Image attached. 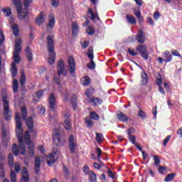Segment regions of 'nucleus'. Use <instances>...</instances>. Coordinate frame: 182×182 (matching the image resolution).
Instances as JSON below:
<instances>
[{
	"label": "nucleus",
	"mask_w": 182,
	"mask_h": 182,
	"mask_svg": "<svg viewBox=\"0 0 182 182\" xmlns=\"http://www.w3.org/2000/svg\"><path fill=\"white\" fill-rule=\"evenodd\" d=\"M16 133L17 139H18L19 147L18 149V145L14 144L12 145L11 151L14 156H18V154H21L22 156L25 155L26 153V146L23 143V129H22V122H21V118L19 117V113L16 114Z\"/></svg>",
	"instance_id": "nucleus-1"
},
{
	"label": "nucleus",
	"mask_w": 182,
	"mask_h": 182,
	"mask_svg": "<svg viewBox=\"0 0 182 182\" xmlns=\"http://www.w3.org/2000/svg\"><path fill=\"white\" fill-rule=\"evenodd\" d=\"M23 5L25 6V9L22 10V3L21 0H14V4L16 6V9L18 14V18L20 21H25L28 22V16L29 15V11L28 8L31 4H33V0H23Z\"/></svg>",
	"instance_id": "nucleus-2"
},
{
	"label": "nucleus",
	"mask_w": 182,
	"mask_h": 182,
	"mask_svg": "<svg viewBox=\"0 0 182 182\" xmlns=\"http://www.w3.org/2000/svg\"><path fill=\"white\" fill-rule=\"evenodd\" d=\"M47 48L48 50V63L53 65L56 60V53H55V43L53 42V36H48L47 37Z\"/></svg>",
	"instance_id": "nucleus-3"
},
{
	"label": "nucleus",
	"mask_w": 182,
	"mask_h": 182,
	"mask_svg": "<svg viewBox=\"0 0 182 182\" xmlns=\"http://www.w3.org/2000/svg\"><path fill=\"white\" fill-rule=\"evenodd\" d=\"M26 126L28 129V131L26 132V134L24 135V139L26 140V144H32V141H31V135L29 133H33L34 134H36V131L33 129V119L32 117H29L27 119H26Z\"/></svg>",
	"instance_id": "nucleus-4"
},
{
	"label": "nucleus",
	"mask_w": 182,
	"mask_h": 182,
	"mask_svg": "<svg viewBox=\"0 0 182 182\" xmlns=\"http://www.w3.org/2000/svg\"><path fill=\"white\" fill-rule=\"evenodd\" d=\"M7 161L9 167L12 170L14 167L16 173H19L21 171V164L19 162H16L14 161V155L9 154L7 158Z\"/></svg>",
	"instance_id": "nucleus-5"
},
{
	"label": "nucleus",
	"mask_w": 182,
	"mask_h": 182,
	"mask_svg": "<svg viewBox=\"0 0 182 182\" xmlns=\"http://www.w3.org/2000/svg\"><path fill=\"white\" fill-rule=\"evenodd\" d=\"M57 72L58 75H63V76H66L68 75V70H66V68H65V63L62 59H60L58 61Z\"/></svg>",
	"instance_id": "nucleus-6"
},
{
	"label": "nucleus",
	"mask_w": 182,
	"mask_h": 182,
	"mask_svg": "<svg viewBox=\"0 0 182 182\" xmlns=\"http://www.w3.org/2000/svg\"><path fill=\"white\" fill-rule=\"evenodd\" d=\"M87 55L89 59H90V60H91V62L87 65V67L88 68V69H95V68H96V64L95 63V61H93V59L95 57L93 55V47L92 46L89 47Z\"/></svg>",
	"instance_id": "nucleus-7"
},
{
	"label": "nucleus",
	"mask_w": 182,
	"mask_h": 182,
	"mask_svg": "<svg viewBox=\"0 0 182 182\" xmlns=\"http://www.w3.org/2000/svg\"><path fill=\"white\" fill-rule=\"evenodd\" d=\"M55 156H58V149L54 148L53 149V153L50 154L46 158L47 164L48 166H53L56 163V159H53Z\"/></svg>",
	"instance_id": "nucleus-8"
},
{
	"label": "nucleus",
	"mask_w": 182,
	"mask_h": 182,
	"mask_svg": "<svg viewBox=\"0 0 182 182\" xmlns=\"http://www.w3.org/2000/svg\"><path fill=\"white\" fill-rule=\"evenodd\" d=\"M136 50H138L139 53L141 54V56L147 60L149 59V54L147 53V46L139 45L136 48Z\"/></svg>",
	"instance_id": "nucleus-9"
},
{
	"label": "nucleus",
	"mask_w": 182,
	"mask_h": 182,
	"mask_svg": "<svg viewBox=\"0 0 182 182\" xmlns=\"http://www.w3.org/2000/svg\"><path fill=\"white\" fill-rule=\"evenodd\" d=\"M68 70L70 75H73L76 70V63L75 62V58L72 56L68 58Z\"/></svg>",
	"instance_id": "nucleus-10"
},
{
	"label": "nucleus",
	"mask_w": 182,
	"mask_h": 182,
	"mask_svg": "<svg viewBox=\"0 0 182 182\" xmlns=\"http://www.w3.org/2000/svg\"><path fill=\"white\" fill-rule=\"evenodd\" d=\"M68 147L70 153L73 154L76 151V143H75V136L70 135L68 139Z\"/></svg>",
	"instance_id": "nucleus-11"
},
{
	"label": "nucleus",
	"mask_w": 182,
	"mask_h": 182,
	"mask_svg": "<svg viewBox=\"0 0 182 182\" xmlns=\"http://www.w3.org/2000/svg\"><path fill=\"white\" fill-rule=\"evenodd\" d=\"M4 117L6 120H11V117H12V114L11 113V110H9V104L8 102H4Z\"/></svg>",
	"instance_id": "nucleus-12"
},
{
	"label": "nucleus",
	"mask_w": 182,
	"mask_h": 182,
	"mask_svg": "<svg viewBox=\"0 0 182 182\" xmlns=\"http://www.w3.org/2000/svg\"><path fill=\"white\" fill-rule=\"evenodd\" d=\"M56 105H58V102L56 101V97L53 93L50 94L48 97V105L50 109H55L56 107Z\"/></svg>",
	"instance_id": "nucleus-13"
},
{
	"label": "nucleus",
	"mask_w": 182,
	"mask_h": 182,
	"mask_svg": "<svg viewBox=\"0 0 182 182\" xmlns=\"http://www.w3.org/2000/svg\"><path fill=\"white\" fill-rule=\"evenodd\" d=\"M21 77H20V86H21L22 90H26L25 84L26 83V75H25V70H21Z\"/></svg>",
	"instance_id": "nucleus-14"
},
{
	"label": "nucleus",
	"mask_w": 182,
	"mask_h": 182,
	"mask_svg": "<svg viewBox=\"0 0 182 182\" xmlns=\"http://www.w3.org/2000/svg\"><path fill=\"white\" fill-rule=\"evenodd\" d=\"M34 168L36 174H38L41 171V158L36 156L34 160Z\"/></svg>",
	"instance_id": "nucleus-15"
},
{
	"label": "nucleus",
	"mask_w": 182,
	"mask_h": 182,
	"mask_svg": "<svg viewBox=\"0 0 182 182\" xmlns=\"http://www.w3.org/2000/svg\"><path fill=\"white\" fill-rule=\"evenodd\" d=\"M136 41H138L139 43H144V42H146V37L144 36V33L143 31L139 30L138 31Z\"/></svg>",
	"instance_id": "nucleus-16"
},
{
	"label": "nucleus",
	"mask_w": 182,
	"mask_h": 182,
	"mask_svg": "<svg viewBox=\"0 0 182 182\" xmlns=\"http://www.w3.org/2000/svg\"><path fill=\"white\" fill-rule=\"evenodd\" d=\"M48 19H49L48 24L47 25L48 31H49V29H52V28L55 26V16H53V14H50Z\"/></svg>",
	"instance_id": "nucleus-17"
},
{
	"label": "nucleus",
	"mask_w": 182,
	"mask_h": 182,
	"mask_svg": "<svg viewBox=\"0 0 182 182\" xmlns=\"http://www.w3.org/2000/svg\"><path fill=\"white\" fill-rule=\"evenodd\" d=\"M22 178L21 182H29V174L28 173V169L25 167L23 168Z\"/></svg>",
	"instance_id": "nucleus-18"
},
{
	"label": "nucleus",
	"mask_w": 182,
	"mask_h": 182,
	"mask_svg": "<svg viewBox=\"0 0 182 182\" xmlns=\"http://www.w3.org/2000/svg\"><path fill=\"white\" fill-rule=\"evenodd\" d=\"M53 140L55 146H59L60 144V134L59 132H54Z\"/></svg>",
	"instance_id": "nucleus-19"
},
{
	"label": "nucleus",
	"mask_w": 182,
	"mask_h": 182,
	"mask_svg": "<svg viewBox=\"0 0 182 182\" xmlns=\"http://www.w3.org/2000/svg\"><path fill=\"white\" fill-rule=\"evenodd\" d=\"M25 53L28 62H32L33 59V55H32V50H31V48L27 47L25 50Z\"/></svg>",
	"instance_id": "nucleus-20"
},
{
	"label": "nucleus",
	"mask_w": 182,
	"mask_h": 182,
	"mask_svg": "<svg viewBox=\"0 0 182 182\" xmlns=\"http://www.w3.org/2000/svg\"><path fill=\"white\" fill-rule=\"evenodd\" d=\"M36 22L37 25H42L43 22H45V14L43 12H41L38 16L37 17Z\"/></svg>",
	"instance_id": "nucleus-21"
},
{
	"label": "nucleus",
	"mask_w": 182,
	"mask_h": 182,
	"mask_svg": "<svg viewBox=\"0 0 182 182\" xmlns=\"http://www.w3.org/2000/svg\"><path fill=\"white\" fill-rule=\"evenodd\" d=\"M118 120L120 122H123V123H125L126 122H128L129 118H127V116L126 114H123V112H119L117 114Z\"/></svg>",
	"instance_id": "nucleus-22"
},
{
	"label": "nucleus",
	"mask_w": 182,
	"mask_h": 182,
	"mask_svg": "<svg viewBox=\"0 0 182 182\" xmlns=\"http://www.w3.org/2000/svg\"><path fill=\"white\" fill-rule=\"evenodd\" d=\"M11 75L13 77H16L17 75H18V68H16V64H15V63H13L11 64Z\"/></svg>",
	"instance_id": "nucleus-23"
},
{
	"label": "nucleus",
	"mask_w": 182,
	"mask_h": 182,
	"mask_svg": "<svg viewBox=\"0 0 182 182\" xmlns=\"http://www.w3.org/2000/svg\"><path fill=\"white\" fill-rule=\"evenodd\" d=\"M28 146V154L31 157H33V154H35V145L33 143L27 144Z\"/></svg>",
	"instance_id": "nucleus-24"
},
{
	"label": "nucleus",
	"mask_w": 182,
	"mask_h": 182,
	"mask_svg": "<svg viewBox=\"0 0 182 182\" xmlns=\"http://www.w3.org/2000/svg\"><path fill=\"white\" fill-rule=\"evenodd\" d=\"M102 102L103 101L101 99L95 97H92L89 100V102L93 103L94 106H97V105H102Z\"/></svg>",
	"instance_id": "nucleus-25"
},
{
	"label": "nucleus",
	"mask_w": 182,
	"mask_h": 182,
	"mask_svg": "<svg viewBox=\"0 0 182 182\" xmlns=\"http://www.w3.org/2000/svg\"><path fill=\"white\" fill-rule=\"evenodd\" d=\"M72 32L73 36H76L79 32V26L76 23H73L72 24Z\"/></svg>",
	"instance_id": "nucleus-26"
},
{
	"label": "nucleus",
	"mask_w": 182,
	"mask_h": 182,
	"mask_svg": "<svg viewBox=\"0 0 182 182\" xmlns=\"http://www.w3.org/2000/svg\"><path fill=\"white\" fill-rule=\"evenodd\" d=\"M77 98L76 97V95H71L70 103L73 105L74 110H76V106H77Z\"/></svg>",
	"instance_id": "nucleus-27"
},
{
	"label": "nucleus",
	"mask_w": 182,
	"mask_h": 182,
	"mask_svg": "<svg viewBox=\"0 0 182 182\" xmlns=\"http://www.w3.org/2000/svg\"><path fill=\"white\" fill-rule=\"evenodd\" d=\"M11 28L14 36H19V26H18V24H12Z\"/></svg>",
	"instance_id": "nucleus-28"
},
{
	"label": "nucleus",
	"mask_w": 182,
	"mask_h": 182,
	"mask_svg": "<svg viewBox=\"0 0 182 182\" xmlns=\"http://www.w3.org/2000/svg\"><path fill=\"white\" fill-rule=\"evenodd\" d=\"M94 93H95V88L90 87L86 90L85 96H87V97H88V99H90V97H92V96L93 95Z\"/></svg>",
	"instance_id": "nucleus-29"
},
{
	"label": "nucleus",
	"mask_w": 182,
	"mask_h": 182,
	"mask_svg": "<svg viewBox=\"0 0 182 182\" xmlns=\"http://www.w3.org/2000/svg\"><path fill=\"white\" fill-rule=\"evenodd\" d=\"M64 127L65 130H70L72 129V121H70V119H65L64 122Z\"/></svg>",
	"instance_id": "nucleus-30"
},
{
	"label": "nucleus",
	"mask_w": 182,
	"mask_h": 182,
	"mask_svg": "<svg viewBox=\"0 0 182 182\" xmlns=\"http://www.w3.org/2000/svg\"><path fill=\"white\" fill-rule=\"evenodd\" d=\"M81 83L83 86H89L90 85V78L85 77L81 80Z\"/></svg>",
	"instance_id": "nucleus-31"
},
{
	"label": "nucleus",
	"mask_w": 182,
	"mask_h": 182,
	"mask_svg": "<svg viewBox=\"0 0 182 182\" xmlns=\"http://www.w3.org/2000/svg\"><path fill=\"white\" fill-rule=\"evenodd\" d=\"M13 59L15 65H16V63L18 64L21 62V55L19 53H14Z\"/></svg>",
	"instance_id": "nucleus-32"
},
{
	"label": "nucleus",
	"mask_w": 182,
	"mask_h": 182,
	"mask_svg": "<svg viewBox=\"0 0 182 182\" xmlns=\"http://www.w3.org/2000/svg\"><path fill=\"white\" fill-rule=\"evenodd\" d=\"M174 177H176V173H169L165 177L164 181H173V180H174Z\"/></svg>",
	"instance_id": "nucleus-33"
},
{
	"label": "nucleus",
	"mask_w": 182,
	"mask_h": 182,
	"mask_svg": "<svg viewBox=\"0 0 182 182\" xmlns=\"http://www.w3.org/2000/svg\"><path fill=\"white\" fill-rule=\"evenodd\" d=\"M18 89H19V83L18 82V80H13V90L14 93L18 92Z\"/></svg>",
	"instance_id": "nucleus-34"
},
{
	"label": "nucleus",
	"mask_w": 182,
	"mask_h": 182,
	"mask_svg": "<svg viewBox=\"0 0 182 182\" xmlns=\"http://www.w3.org/2000/svg\"><path fill=\"white\" fill-rule=\"evenodd\" d=\"M21 116L23 120H26V117H28V109L25 107H21Z\"/></svg>",
	"instance_id": "nucleus-35"
},
{
	"label": "nucleus",
	"mask_w": 182,
	"mask_h": 182,
	"mask_svg": "<svg viewBox=\"0 0 182 182\" xmlns=\"http://www.w3.org/2000/svg\"><path fill=\"white\" fill-rule=\"evenodd\" d=\"M87 16L90 19H92V21H95V19H96V15L93 13V10H92V9H88Z\"/></svg>",
	"instance_id": "nucleus-36"
},
{
	"label": "nucleus",
	"mask_w": 182,
	"mask_h": 182,
	"mask_svg": "<svg viewBox=\"0 0 182 182\" xmlns=\"http://www.w3.org/2000/svg\"><path fill=\"white\" fill-rule=\"evenodd\" d=\"M127 19L129 23H132V25H136V22H137L133 16L127 15Z\"/></svg>",
	"instance_id": "nucleus-37"
},
{
	"label": "nucleus",
	"mask_w": 182,
	"mask_h": 182,
	"mask_svg": "<svg viewBox=\"0 0 182 182\" xmlns=\"http://www.w3.org/2000/svg\"><path fill=\"white\" fill-rule=\"evenodd\" d=\"M89 176H90V179H89L90 182H97V178H96V174H95V173L90 172Z\"/></svg>",
	"instance_id": "nucleus-38"
},
{
	"label": "nucleus",
	"mask_w": 182,
	"mask_h": 182,
	"mask_svg": "<svg viewBox=\"0 0 182 182\" xmlns=\"http://www.w3.org/2000/svg\"><path fill=\"white\" fill-rule=\"evenodd\" d=\"M3 12L5 15V16H9L12 14V10L11 9V8L6 7V8L3 9Z\"/></svg>",
	"instance_id": "nucleus-39"
},
{
	"label": "nucleus",
	"mask_w": 182,
	"mask_h": 182,
	"mask_svg": "<svg viewBox=\"0 0 182 182\" xmlns=\"http://www.w3.org/2000/svg\"><path fill=\"white\" fill-rule=\"evenodd\" d=\"M37 110H38V114H45V112H46V109L42 105L38 106Z\"/></svg>",
	"instance_id": "nucleus-40"
},
{
	"label": "nucleus",
	"mask_w": 182,
	"mask_h": 182,
	"mask_svg": "<svg viewBox=\"0 0 182 182\" xmlns=\"http://www.w3.org/2000/svg\"><path fill=\"white\" fill-rule=\"evenodd\" d=\"M164 55L166 59V62H171V59H173V55L170 54V51H166L164 53Z\"/></svg>",
	"instance_id": "nucleus-41"
},
{
	"label": "nucleus",
	"mask_w": 182,
	"mask_h": 182,
	"mask_svg": "<svg viewBox=\"0 0 182 182\" xmlns=\"http://www.w3.org/2000/svg\"><path fill=\"white\" fill-rule=\"evenodd\" d=\"M10 177L11 182H16V173H15V171H14L12 169L10 172Z\"/></svg>",
	"instance_id": "nucleus-42"
},
{
	"label": "nucleus",
	"mask_w": 182,
	"mask_h": 182,
	"mask_svg": "<svg viewBox=\"0 0 182 182\" xmlns=\"http://www.w3.org/2000/svg\"><path fill=\"white\" fill-rule=\"evenodd\" d=\"M2 99H3V106H5V103L6 102L8 105H9V102L6 100V97H8V95H6V92H3L1 94Z\"/></svg>",
	"instance_id": "nucleus-43"
},
{
	"label": "nucleus",
	"mask_w": 182,
	"mask_h": 182,
	"mask_svg": "<svg viewBox=\"0 0 182 182\" xmlns=\"http://www.w3.org/2000/svg\"><path fill=\"white\" fill-rule=\"evenodd\" d=\"M90 119H93L94 120H99V115L95 112H91L90 113Z\"/></svg>",
	"instance_id": "nucleus-44"
},
{
	"label": "nucleus",
	"mask_w": 182,
	"mask_h": 182,
	"mask_svg": "<svg viewBox=\"0 0 182 182\" xmlns=\"http://www.w3.org/2000/svg\"><path fill=\"white\" fill-rule=\"evenodd\" d=\"M4 177H5V170L4 165L0 164V178H4Z\"/></svg>",
	"instance_id": "nucleus-45"
},
{
	"label": "nucleus",
	"mask_w": 182,
	"mask_h": 182,
	"mask_svg": "<svg viewBox=\"0 0 182 182\" xmlns=\"http://www.w3.org/2000/svg\"><path fill=\"white\" fill-rule=\"evenodd\" d=\"M147 74L146 73H144L143 74H141V85H146L147 83Z\"/></svg>",
	"instance_id": "nucleus-46"
},
{
	"label": "nucleus",
	"mask_w": 182,
	"mask_h": 182,
	"mask_svg": "<svg viewBox=\"0 0 182 182\" xmlns=\"http://www.w3.org/2000/svg\"><path fill=\"white\" fill-rule=\"evenodd\" d=\"M153 157H154V166H156V167H159V164H160V159H159V156L156 155H154Z\"/></svg>",
	"instance_id": "nucleus-47"
},
{
	"label": "nucleus",
	"mask_w": 182,
	"mask_h": 182,
	"mask_svg": "<svg viewBox=\"0 0 182 182\" xmlns=\"http://www.w3.org/2000/svg\"><path fill=\"white\" fill-rule=\"evenodd\" d=\"M96 140L97 143H100L103 140V134L101 133H96Z\"/></svg>",
	"instance_id": "nucleus-48"
},
{
	"label": "nucleus",
	"mask_w": 182,
	"mask_h": 182,
	"mask_svg": "<svg viewBox=\"0 0 182 182\" xmlns=\"http://www.w3.org/2000/svg\"><path fill=\"white\" fill-rule=\"evenodd\" d=\"M22 51V47H21V46H14V53H21V52Z\"/></svg>",
	"instance_id": "nucleus-49"
},
{
	"label": "nucleus",
	"mask_w": 182,
	"mask_h": 182,
	"mask_svg": "<svg viewBox=\"0 0 182 182\" xmlns=\"http://www.w3.org/2000/svg\"><path fill=\"white\" fill-rule=\"evenodd\" d=\"M5 42V36L4 35V32L0 28V43H4Z\"/></svg>",
	"instance_id": "nucleus-50"
},
{
	"label": "nucleus",
	"mask_w": 182,
	"mask_h": 182,
	"mask_svg": "<svg viewBox=\"0 0 182 182\" xmlns=\"http://www.w3.org/2000/svg\"><path fill=\"white\" fill-rule=\"evenodd\" d=\"M161 83H163V81L161 80V75L159 74L156 77V85H158V86H161Z\"/></svg>",
	"instance_id": "nucleus-51"
},
{
	"label": "nucleus",
	"mask_w": 182,
	"mask_h": 182,
	"mask_svg": "<svg viewBox=\"0 0 182 182\" xmlns=\"http://www.w3.org/2000/svg\"><path fill=\"white\" fill-rule=\"evenodd\" d=\"M54 82H55L56 85H60V75L59 74L54 76Z\"/></svg>",
	"instance_id": "nucleus-52"
},
{
	"label": "nucleus",
	"mask_w": 182,
	"mask_h": 182,
	"mask_svg": "<svg viewBox=\"0 0 182 182\" xmlns=\"http://www.w3.org/2000/svg\"><path fill=\"white\" fill-rule=\"evenodd\" d=\"M86 31L89 35H93V33H95V29L92 26L88 27Z\"/></svg>",
	"instance_id": "nucleus-53"
},
{
	"label": "nucleus",
	"mask_w": 182,
	"mask_h": 182,
	"mask_svg": "<svg viewBox=\"0 0 182 182\" xmlns=\"http://www.w3.org/2000/svg\"><path fill=\"white\" fill-rule=\"evenodd\" d=\"M107 174H108L109 177L112 178V180H117V179L116 176H114V174H113V172H112V171L110 169H109V171H107Z\"/></svg>",
	"instance_id": "nucleus-54"
},
{
	"label": "nucleus",
	"mask_w": 182,
	"mask_h": 182,
	"mask_svg": "<svg viewBox=\"0 0 182 182\" xmlns=\"http://www.w3.org/2000/svg\"><path fill=\"white\" fill-rule=\"evenodd\" d=\"M83 173H85V174H90V173L92 171H90V169H89V166L87 165H85L83 168V170H82Z\"/></svg>",
	"instance_id": "nucleus-55"
},
{
	"label": "nucleus",
	"mask_w": 182,
	"mask_h": 182,
	"mask_svg": "<svg viewBox=\"0 0 182 182\" xmlns=\"http://www.w3.org/2000/svg\"><path fill=\"white\" fill-rule=\"evenodd\" d=\"M128 139L130 140V141L132 143V144H135L137 142H136V136L134 135H131L128 136Z\"/></svg>",
	"instance_id": "nucleus-56"
},
{
	"label": "nucleus",
	"mask_w": 182,
	"mask_h": 182,
	"mask_svg": "<svg viewBox=\"0 0 182 182\" xmlns=\"http://www.w3.org/2000/svg\"><path fill=\"white\" fill-rule=\"evenodd\" d=\"M85 123L87 124V127H92V126H93V121L90 120L89 118L85 119Z\"/></svg>",
	"instance_id": "nucleus-57"
},
{
	"label": "nucleus",
	"mask_w": 182,
	"mask_h": 182,
	"mask_svg": "<svg viewBox=\"0 0 182 182\" xmlns=\"http://www.w3.org/2000/svg\"><path fill=\"white\" fill-rule=\"evenodd\" d=\"M138 116H139V117H141V119H146V113L141 109H140L138 112Z\"/></svg>",
	"instance_id": "nucleus-58"
},
{
	"label": "nucleus",
	"mask_w": 182,
	"mask_h": 182,
	"mask_svg": "<svg viewBox=\"0 0 182 182\" xmlns=\"http://www.w3.org/2000/svg\"><path fill=\"white\" fill-rule=\"evenodd\" d=\"M161 16V14H160V13L159 11H155L154 13V19H156V21L159 19Z\"/></svg>",
	"instance_id": "nucleus-59"
},
{
	"label": "nucleus",
	"mask_w": 182,
	"mask_h": 182,
	"mask_svg": "<svg viewBox=\"0 0 182 182\" xmlns=\"http://www.w3.org/2000/svg\"><path fill=\"white\" fill-rule=\"evenodd\" d=\"M36 97L38 99H41L43 96V90H40L37 92H36Z\"/></svg>",
	"instance_id": "nucleus-60"
},
{
	"label": "nucleus",
	"mask_w": 182,
	"mask_h": 182,
	"mask_svg": "<svg viewBox=\"0 0 182 182\" xmlns=\"http://www.w3.org/2000/svg\"><path fill=\"white\" fill-rule=\"evenodd\" d=\"M51 4L54 8H57L59 5V0H51Z\"/></svg>",
	"instance_id": "nucleus-61"
},
{
	"label": "nucleus",
	"mask_w": 182,
	"mask_h": 182,
	"mask_svg": "<svg viewBox=\"0 0 182 182\" xmlns=\"http://www.w3.org/2000/svg\"><path fill=\"white\" fill-rule=\"evenodd\" d=\"M134 133V128H133V127L129 128L127 130L128 137L130 136H132V134H133Z\"/></svg>",
	"instance_id": "nucleus-62"
},
{
	"label": "nucleus",
	"mask_w": 182,
	"mask_h": 182,
	"mask_svg": "<svg viewBox=\"0 0 182 182\" xmlns=\"http://www.w3.org/2000/svg\"><path fill=\"white\" fill-rule=\"evenodd\" d=\"M170 139H171V136L168 135L164 140V146H166L168 141H170Z\"/></svg>",
	"instance_id": "nucleus-63"
},
{
	"label": "nucleus",
	"mask_w": 182,
	"mask_h": 182,
	"mask_svg": "<svg viewBox=\"0 0 182 182\" xmlns=\"http://www.w3.org/2000/svg\"><path fill=\"white\" fill-rule=\"evenodd\" d=\"M0 52H1V53H3L4 55H5V53H6L5 46H2V43H0Z\"/></svg>",
	"instance_id": "nucleus-64"
}]
</instances>
